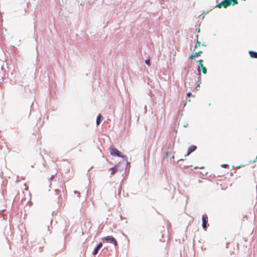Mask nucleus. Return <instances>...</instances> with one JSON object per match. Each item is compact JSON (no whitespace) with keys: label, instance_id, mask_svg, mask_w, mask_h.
<instances>
[{"label":"nucleus","instance_id":"nucleus-1","mask_svg":"<svg viewBox=\"0 0 257 257\" xmlns=\"http://www.w3.org/2000/svg\"><path fill=\"white\" fill-rule=\"evenodd\" d=\"M237 4V0H223L220 3L217 5L216 7L220 8L223 7V8H226L231 5H234Z\"/></svg>","mask_w":257,"mask_h":257},{"label":"nucleus","instance_id":"nucleus-2","mask_svg":"<svg viewBox=\"0 0 257 257\" xmlns=\"http://www.w3.org/2000/svg\"><path fill=\"white\" fill-rule=\"evenodd\" d=\"M110 153L111 156H117L119 157H121L122 158L127 159V157L125 155H121V153L115 148L114 147H110L109 148Z\"/></svg>","mask_w":257,"mask_h":257},{"label":"nucleus","instance_id":"nucleus-3","mask_svg":"<svg viewBox=\"0 0 257 257\" xmlns=\"http://www.w3.org/2000/svg\"><path fill=\"white\" fill-rule=\"evenodd\" d=\"M103 240H105L106 242L113 243L115 246L117 245V241L112 236H107L102 238Z\"/></svg>","mask_w":257,"mask_h":257},{"label":"nucleus","instance_id":"nucleus-4","mask_svg":"<svg viewBox=\"0 0 257 257\" xmlns=\"http://www.w3.org/2000/svg\"><path fill=\"white\" fill-rule=\"evenodd\" d=\"M202 227L203 228L206 230V223L208 221V217L206 214H204L202 215Z\"/></svg>","mask_w":257,"mask_h":257},{"label":"nucleus","instance_id":"nucleus-5","mask_svg":"<svg viewBox=\"0 0 257 257\" xmlns=\"http://www.w3.org/2000/svg\"><path fill=\"white\" fill-rule=\"evenodd\" d=\"M198 63H199V66H198V68H201V69H202V72L204 74H206L207 73V69L206 68L203 66V60L200 59L199 60H198Z\"/></svg>","mask_w":257,"mask_h":257},{"label":"nucleus","instance_id":"nucleus-6","mask_svg":"<svg viewBox=\"0 0 257 257\" xmlns=\"http://www.w3.org/2000/svg\"><path fill=\"white\" fill-rule=\"evenodd\" d=\"M202 54V51H198V52H195L194 54L191 55L190 56L189 59H194L195 57H198L200 56Z\"/></svg>","mask_w":257,"mask_h":257},{"label":"nucleus","instance_id":"nucleus-7","mask_svg":"<svg viewBox=\"0 0 257 257\" xmlns=\"http://www.w3.org/2000/svg\"><path fill=\"white\" fill-rule=\"evenodd\" d=\"M196 148L197 147L194 145H192L191 147H190L187 150V154L186 156H189L192 152L194 151L196 149Z\"/></svg>","mask_w":257,"mask_h":257},{"label":"nucleus","instance_id":"nucleus-8","mask_svg":"<svg viewBox=\"0 0 257 257\" xmlns=\"http://www.w3.org/2000/svg\"><path fill=\"white\" fill-rule=\"evenodd\" d=\"M102 246V243L100 242L94 249L93 254L96 255L98 253L99 249Z\"/></svg>","mask_w":257,"mask_h":257},{"label":"nucleus","instance_id":"nucleus-9","mask_svg":"<svg viewBox=\"0 0 257 257\" xmlns=\"http://www.w3.org/2000/svg\"><path fill=\"white\" fill-rule=\"evenodd\" d=\"M249 55L251 57L254 58H257V52L254 51H249Z\"/></svg>","mask_w":257,"mask_h":257},{"label":"nucleus","instance_id":"nucleus-10","mask_svg":"<svg viewBox=\"0 0 257 257\" xmlns=\"http://www.w3.org/2000/svg\"><path fill=\"white\" fill-rule=\"evenodd\" d=\"M101 117V115L100 114H99L97 117L96 118V124L98 125L100 124V118Z\"/></svg>","mask_w":257,"mask_h":257},{"label":"nucleus","instance_id":"nucleus-11","mask_svg":"<svg viewBox=\"0 0 257 257\" xmlns=\"http://www.w3.org/2000/svg\"><path fill=\"white\" fill-rule=\"evenodd\" d=\"M110 170L111 171V175H114L117 170L116 167H112V168H110Z\"/></svg>","mask_w":257,"mask_h":257},{"label":"nucleus","instance_id":"nucleus-12","mask_svg":"<svg viewBox=\"0 0 257 257\" xmlns=\"http://www.w3.org/2000/svg\"><path fill=\"white\" fill-rule=\"evenodd\" d=\"M200 44H201L199 40H197V42H196V45H195V47H194V51H195V49H196L198 46H199L200 45Z\"/></svg>","mask_w":257,"mask_h":257},{"label":"nucleus","instance_id":"nucleus-13","mask_svg":"<svg viewBox=\"0 0 257 257\" xmlns=\"http://www.w3.org/2000/svg\"><path fill=\"white\" fill-rule=\"evenodd\" d=\"M145 63L146 64L148 65V66H150L151 65V64H150V59H148L147 60H145Z\"/></svg>","mask_w":257,"mask_h":257},{"label":"nucleus","instance_id":"nucleus-14","mask_svg":"<svg viewBox=\"0 0 257 257\" xmlns=\"http://www.w3.org/2000/svg\"><path fill=\"white\" fill-rule=\"evenodd\" d=\"M55 175H52L51 177L50 178V180L52 181L54 179V178L55 177Z\"/></svg>","mask_w":257,"mask_h":257},{"label":"nucleus","instance_id":"nucleus-15","mask_svg":"<svg viewBox=\"0 0 257 257\" xmlns=\"http://www.w3.org/2000/svg\"><path fill=\"white\" fill-rule=\"evenodd\" d=\"M235 250V247H233V249H230V251L232 252V253H234V251Z\"/></svg>","mask_w":257,"mask_h":257},{"label":"nucleus","instance_id":"nucleus-16","mask_svg":"<svg viewBox=\"0 0 257 257\" xmlns=\"http://www.w3.org/2000/svg\"><path fill=\"white\" fill-rule=\"evenodd\" d=\"M222 166L223 167V168H227L228 165L227 164H223L222 165Z\"/></svg>","mask_w":257,"mask_h":257},{"label":"nucleus","instance_id":"nucleus-17","mask_svg":"<svg viewBox=\"0 0 257 257\" xmlns=\"http://www.w3.org/2000/svg\"><path fill=\"white\" fill-rule=\"evenodd\" d=\"M191 94L190 92L187 93L188 96H190Z\"/></svg>","mask_w":257,"mask_h":257},{"label":"nucleus","instance_id":"nucleus-18","mask_svg":"<svg viewBox=\"0 0 257 257\" xmlns=\"http://www.w3.org/2000/svg\"><path fill=\"white\" fill-rule=\"evenodd\" d=\"M228 245H229V244H228V243H227V246H226V248H229V246H228Z\"/></svg>","mask_w":257,"mask_h":257},{"label":"nucleus","instance_id":"nucleus-19","mask_svg":"<svg viewBox=\"0 0 257 257\" xmlns=\"http://www.w3.org/2000/svg\"><path fill=\"white\" fill-rule=\"evenodd\" d=\"M187 125H188V124H185V125H184V127H187Z\"/></svg>","mask_w":257,"mask_h":257},{"label":"nucleus","instance_id":"nucleus-20","mask_svg":"<svg viewBox=\"0 0 257 257\" xmlns=\"http://www.w3.org/2000/svg\"><path fill=\"white\" fill-rule=\"evenodd\" d=\"M199 168L201 169L204 168V167H200Z\"/></svg>","mask_w":257,"mask_h":257},{"label":"nucleus","instance_id":"nucleus-21","mask_svg":"<svg viewBox=\"0 0 257 257\" xmlns=\"http://www.w3.org/2000/svg\"><path fill=\"white\" fill-rule=\"evenodd\" d=\"M236 248H237V249H238V244L236 245Z\"/></svg>","mask_w":257,"mask_h":257},{"label":"nucleus","instance_id":"nucleus-22","mask_svg":"<svg viewBox=\"0 0 257 257\" xmlns=\"http://www.w3.org/2000/svg\"><path fill=\"white\" fill-rule=\"evenodd\" d=\"M256 159H257V156H256Z\"/></svg>","mask_w":257,"mask_h":257}]
</instances>
